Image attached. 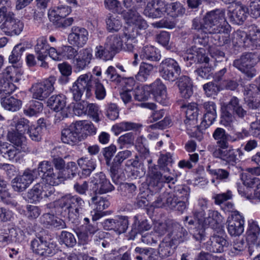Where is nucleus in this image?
<instances>
[{"label":"nucleus","mask_w":260,"mask_h":260,"mask_svg":"<svg viewBox=\"0 0 260 260\" xmlns=\"http://www.w3.org/2000/svg\"><path fill=\"white\" fill-rule=\"evenodd\" d=\"M48 106L53 111L60 110L66 107V96L62 94L53 95L48 100Z\"/></svg>","instance_id":"a18cd8bd"},{"label":"nucleus","mask_w":260,"mask_h":260,"mask_svg":"<svg viewBox=\"0 0 260 260\" xmlns=\"http://www.w3.org/2000/svg\"><path fill=\"white\" fill-rule=\"evenodd\" d=\"M123 43L122 35L121 37L118 35H110L106 38L105 47L116 54L122 49Z\"/></svg>","instance_id":"e433bc0d"},{"label":"nucleus","mask_w":260,"mask_h":260,"mask_svg":"<svg viewBox=\"0 0 260 260\" xmlns=\"http://www.w3.org/2000/svg\"><path fill=\"white\" fill-rule=\"evenodd\" d=\"M43 109V104L39 101L32 100L23 110L25 115L28 116H36L41 113Z\"/></svg>","instance_id":"4d7b16f0"},{"label":"nucleus","mask_w":260,"mask_h":260,"mask_svg":"<svg viewBox=\"0 0 260 260\" xmlns=\"http://www.w3.org/2000/svg\"><path fill=\"white\" fill-rule=\"evenodd\" d=\"M53 47H49L46 37L41 36L37 39L36 44L34 47L35 51L37 55V59H42L45 55L49 56L50 49Z\"/></svg>","instance_id":"4c0bfd02"},{"label":"nucleus","mask_w":260,"mask_h":260,"mask_svg":"<svg viewBox=\"0 0 260 260\" xmlns=\"http://www.w3.org/2000/svg\"><path fill=\"white\" fill-rule=\"evenodd\" d=\"M205 26L208 32H212L215 28L228 24L225 18V10L216 9L208 12L204 17Z\"/></svg>","instance_id":"4468645a"},{"label":"nucleus","mask_w":260,"mask_h":260,"mask_svg":"<svg viewBox=\"0 0 260 260\" xmlns=\"http://www.w3.org/2000/svg\"><path fill=\"white\" fill-rule=\"evenodd\" d=\"M223 221V217L217 211L209 210L208 217L204 219V223L210 226L212 229L219 227Z\"/></svg>","instance_id":"de8ad7c7"},{"label":"nucleus","mask_w":260,"mask_h":260,"mask_svg":"<svg viewBox=\"0 0 260 260\" xmlns=\"http://www.w3.org/2000/svg\"><path fill=\"white\" fill-rule=\"evenodd\" d=\"M123 7L128 10L127 16L129 17L138 13L146 5V0H123Z\"/></svg>","instance_id":"ea45409f"},{"label":"nucleus","mask_w":260,"mask_h":260,"mask_svg":"<svg viewBox=\"0 0 260 260\" xmlns=\"http://www.w3.org/2000/svg\"><path fill=\"white\" fill-rule=\"evenodd\" d=\"M248 34L242 30H238L233 34L232 42L235 47L248 48L249 45L247 43Z\"/></svg>","instance_id":"3c124183"},{"label":"nucleus","mask_w":260,"mask_h":260,"mask_svg":"<svg viewBox=\"0 0 260 260\" xmlns=\"http://www.w3.org/2000/svg\"><path fill=\"white\" fill-rule=\"evenodd\" d=\"M93 86L96 98L98 100L104 99L106 95L104 85L99 79H92V76L86 73L80 75L70 88L73 100L75 101H80L84 92L86 97L90 96Z\"/></svg>","instance_id":"f03ea898"},{"label":"nucleus","mask_w":260,"mask_h":260,"mask_svg":"<svg viewBox=\"0 0 260 260\" xmlns=\"http://www.w3.org/2000/svg\"><path fill=\"white\" fill-rule=\"evenodd\" d=\"M94 179V185L96 187V189L94 190V193L99 194L106 193L113 191L115 188L103 172L96 174Z\"/></svg>","instance_id":"2f4dec72"},{"label":"nucleus","mask_w":260,"mask_h":260,"mask_svg":"<svg viewBox=\"0 0 260 260\" xmlns=\"http://www.w3.org/2000/svg\"><path fill=\"white\" fill-rule=\"evenodd\" d=\"M203 106L205 113L200 127L206 128L212 124L217 118L216 105L214 102L207 101L203 104Z\"/></svg>","instance_id":"cd10ccee"},{"label":"nucleus","mask_w":260,"mask_h":260,"mask_svg":"<svg viewBox=\"0 0 260 260\" xmlns=\"http://www.w3.org/2000/svg\"><path fill=\"white\" fill-rule=\"evenodd\" d=\"M166 12L168 15L173 17L182 15L185 12V9L179 2H174L170 4L166 3Z\"/></svg>","instance_id":"5fc2aeb1"},{"label":"nucleus","mask_w":260,"mask_h":260,"mask_svg":"<svg viewBox=\"0 0 260 260\" xmlns=\"http://www.w3.org/2000/svg\"><path fill=\"white\" fill-rule=\"evenodd\" d=\"M199 111L198 105L195 103H191L186 107V118L184 120V124L187 130L192 131V128H196L198 127Z\"/></svg>","instance_id":"bb28decb"},{"label":"nucleus","mask_w":260,"mask_h":260,"mask_svg":"<svg viewBox=\"0 0 260 260\" xmlns=\"http://www.w3.org/2000/svg\"><path fill=\"white\" fill-rule=\"evenodd\" d=\"M158 166L154 165L148 167L149 176V187L157 186L162 182L174 184L177 181V175L170 173H164V171L158 170Z\"/></svg>","instance_id":"9d476101"},{"label":"nucleus","mask_w":260,"mask_h":260,"mask_svg":"<svg viewBox=\"0 0 260 260\" xmlns=\"http://www.w3.org/2000/svg\"><path fill=\"white\" fill-rule=\"evenodd\" d=\"M213 156L219 158L233 165L236 164L238 160L237 155L241 158L244 155V152L240 148L234 149L232 147L229 146L228 148H218L213 152Z\"/></svg>","instance_id":"412c9836"},{"label":"nucleus","mask_w":260,"mask_h":260,"mask_svg":"<svg viewBox=\"0 0 260 260\" xmlns=\"http://www.w3.org/2000/svg\"><path fill=\"white\" fill-rule=\"evenodd\" d=\"M135 136L133 133H127L120 136L117 140L118 145L120 149L128 148L134 144Z\"/></svg>","instance_id":"338daca9"},{"label":"nucleus","mask_w":260,"mask_h":260,"mask_svg":"<svg viewBox=\"0 0 260 260\" xmlns=\"http://www.w3.org/2000/svg\"><path fill=\"white\" fill-rule=\"evenodd\" d=\"M173 159L172 156L170 153H167L160 155L158 160V168L161 171H164V173H170V169L168 166L171 164Z\"/></svg>","instance_id":"774afa93"},{"label":"nucleus","mask_w":260,"mask_h":260,"mask_svg":"<svg viewBox=\"0 0 260 260\" xmlns=\"http://www.w3.org/2000/svg\"><path fill=\"white\" fill-rule=\"evenodd\" d=\"M166 12V2L164 0L149 1L144 10V14L152 19H157L163 17Z\"/></svg>","instance_id":"aec40b11"},{"label":"nucleus","mask_w":260,"mask_h":260,"mask_svg":"<svg viewBox=\"0 0 260 260\" xmlns=\"http://www.w3.org/2000/svg\"><path fill=\"white\" fill-rule=\"evenodd\" d=\"M247 39V43L249 45L248 48L253 50L260 48V30H250Z\"/></svg>","instance_id":"680f3d73"},{"label":"nucleus","mask_w":260,"mask_h":260,"mask_svg":"<svg viewBox=\"0 0 260 260\" xmlns=\"http://www.w3.org/2000/svg\"><path fill=\"white\" fill-rule=\"evenodd\" d=\"M58 207L64 216L72 223L77 224L84 215L85 201L77 195L66 194L58 200Z\"/></svg>","instance_id":"7ed1b4c3"},{"label":"nucleus","mask_w":260,"mask_h":260,"mask_svg":"<svg viewBox=\"0 0 260 260\" xmlns=\"http://www.w3.org/2000/svg\"><path fill=\"white\" fill-rule=\"evenodd\" d=\"M37 177L40 176L43 181L54 186L59 184V177L53 172L51 163L44 160L39 162L37 169H34Z\"/></svg>","instance_id":"f8f14e48"},{"label":"nucleus","mask_w":260,"mask_h":260,"mask_svg":"<svg viewBox=\"0 0 260 260\" xmlns=\"http://www.w3.org/2000/svg\"><path fill=\"white\" fill-rule=\"evenodd\" d=\"M148 87L149 92L153 94L157 102L162 105L167 104V87L160 79L157 78Z\"/></svg>","instance_id":"b1692460"},{"label":"nucleus","mask_w":260,"mask_h":260,"mask_svg":"<svg viewBox=\"0 0 260 260\" xmlns=\"http://www.w3.org/2000/svg\"><path fill=\"white\" fill-rule=\"evenodd\" d=\"M49 57L55 61L62 59H73L78 55V50L73 45H64L57 50L55 48L50 49Z\"/></svg>","instance_id":"4be33fe9"},{"label":"nucleus","mask_w":260,"mask_h":260,"mask_svg":"<svg viewBox=\"0 0 260 260\" xmlns=\"http://www.w3.org/2000/svg\"><path fill=\"white\" fill-rule=\"evenodd\" d=\"M137 127V124L135 123L123 121L114 125L112 127V131L115 135H118L123 131H130Z\"/></svg>","instance_id":"69168bd1"},{"label":"nucleus","mask_w":260,"mask_h":260,"mask_svg":"<svg viewBox=\"0 0 260 260\" xmlns=\"http://www.w3.org/2000/svg\"><path fill=\"white\" fill-rule=\"evenodd\" d=\"M228 108L233 111V113L239 118H243L247 115V111L242 108L239 103V100L235 96L231 99Z\"/></svg>","instance_id":"603ef678"},{"label":"nucleus","mask_w":260,"mask_h":260,"mask_svg":"<svg viewBox=\"0 0 260 260\" xmlns=\"http://www.w3.org/2000/svg\"><path fill=\"white\" fill-rule=\"evenodd\" d=\"M245 220L243 215L238 211H234L226 221V229L232 237L241 235L244 231Z\"/></svg>","instance_id":"dca6fc26"},{"label":"nucleus","mask_w":260,"mask_h":260,"mask_svg":"<svg viewBox=\"0 0 260 260\" xmlns=\"http://www.w3.org/2000/svg\"><path fill=\"white\" fill-rule=\"evenodd\" d=\"M56 79L54 76H50L41 82L37 83L32 85V98L43 101L48 98L54 91V85Z\"/></svg>","instance_id":"9b49d317"},{"label":"nucleus","mask_w":260,"mask_h":260,"mask_svg":"<svg viewBox=\"0 0 260 260\" xmlns=\"http://www.w3.org/2000/svg\"><path fill=\"white\" fill-rule=\"evenodd\" d=\"M92 49L86 48L80 50L73 61V67L75 73H79L89 68L93 58Z\"/></svg>","instance_id":"f3484780"},{"label":"nucleus","mask_w":260,"mask_h":260,"mask_svg":"<svg viewBox=\"0 0 260 260\" xmlns=\"http://www.w3.org/2000/svg\"><path fill=\"white\" fill-rule=\"evenodd\" d=\"M153 69L152 64L142 62L140 66L139 72L136 75V79L140 82H146L152 75Z\"/></svg>","instance_id":"09e8293b"},{"label":"nucleus","mask_w":260,"mask_h":260,"mask_svg":"<svg viewBox=\"0 0 260 260\" xmlns=\"http://www.w3.org/2000/svg\"><path fill=\"white\" fill-rule=\"evenodd\" d=\"M55 191L54 186L41 182L35 184L26 195L28 202L37 203L44 199H47L53 194Z\"/></svg>","instance_id":"1a4fd4ad"},{"label":"nucleus","mask_w":260,"mask_h":260,"mask_svg":"<svg viewBox=\"0 0 260 260\" xmlns=\"http://www.w3.org/2000/svg\"><path fill=\"white\" fill-rule=\"evenodd\" d=\"M154 206L181 213L183 212L187 206L184 201L179 200L172 191H165L161 193L154 202Z\"/></svg>","instance_id":"39448f33"},{"label":"nucleus","mask_w":260,"mask_h":260,"mask_svg":"<svg viewBox=\"0 0 260 260\" xmlns=\"http://www.w3.org/2000/svg\"><path fill=\"white\" fill-rule=\"evenodd\" d=\"M248 9L245 6H237L232 11L228 13V16L231 21L234 24H242L246 20L248 14Z\"/></svg>","instance_id":"f704fd0d"},{"label":"nucleus","mask_w":260,"mask_h":260,"mask_svg":"<svg viewBox=\"0 0 260 260\" xmlns=\"http://www.w3.org/2000/svg\"><path fill=\"white\" fill-rule=\"evenodd\" d=\"M228 241L223 236L214 234L207 242V248L210 252L221 253L224 247L227 246Z\"/></svg>","instance_id":"473e14b6"},{"label":"nucleus","mask_w":260,"mask_h":260,"mask_svg":"<svg viewBox=\"0 0 260 260\" xmlns=\"http://www.w3.org/2000/svg\"><path fill=\"white\" fill-rule=\"evenodd\" d=\"M40 223L45 228H55L61 230L66 228L65 222L61 219L55 216L53 211L44 213L39 219Z\"/></svg>","instance_id":"a878e982"},{"label":"nucleus","mask_w":260,"mask_h":260,"mask_svg":"<svg viewBox=\"0 0 260 260\" xmlns=\"http://www.w3.org/2000/svg\"><path fill=\"white\" fill-rule=\"evenodd\" d=\"M71 12V9L67 6L56 7L49 11L48 17L56 27L66 28L71 26L74 22L72 17L64 19Z\"/></svg>","instance_id":"0eeeda50"},{"label":"nucleus","mask_w":260,"mask_h":260,"mask_svg":"<svg viewBox=\"0 0 260 260\" xmlns=\"http://www.w3.org/2000/svg\"><path fill=\"white\" fill-rule=\"evenodd\" d=\"M16 129L19 134H12L23 137L22 134L28 132L31 127L30 123L28 120L25 118H19L14 121Z\"/></svg>","instance_id":"e2e57ef3"},{"label":"nucleus","mask_w":260,"mask_h":260,"mask_svg":"<svg viewBox=\"0 0 260 260\" xmlns=\"http://www.w3.org/2000/svg\"><path fill=\"white\" fill-rule=\"evenodd\" d=\"M89 34L84 27L74 26L68 35V40L70 44L78 48L83 47L88 40Z\"/></svg>","instance_id":"a211bd4d"},{"label":"nucleus","mask_w":260,"mask_h":260,"mask_svg":"<svg viewBox=\"0 0 260 260\" xmlns=\"http://www.w3.org/2000/svg\"><path fill=\"white\" fill-rule=\"evenodd\" d=\"M17 87L7 78H0V98L10 95L14 92Z\"/></svg>","instance_id":"bf43d9fd"},{"label":"nucleus","mask_w":260,"mask_h":260,"mask_svg":"<svg viewBox=\"0 0 260 260\" xmlns=\"http://www.w3.org/2000/svg\"><path fill=\"white\" fill-rule=\"evenodd\" d=\"M246 235L247 242L256 247L260 245V228L257 221L253 219L248 221Z\"/></svg>","instance_id":"7c9ffc66"},{"label":"nucleus","mask_w":260,"mask_h":260,"mask_svg":"<svg viewBox=\"0 0 260 260\" xmlns=\"http://www.w3.org/2000/svg\"><path fill=\"white\" fill-rule=\"evenodd\" d=\"M172 245L176 246L187 240L186 230L177 222L172 223V230L168 234Z\"/></svg>","instance_id":"c85d7f7f"},{"label":"nucleus","mask_w":260,"mask_h":260,"mask_svg":"<svg viewBox=\"0 0 260 260\" xmlns=\"http://www.w3.org/2000/svg\"><path fill=\"white\" fill-rule=\"evenodd\" d=\"M247 241L246 242L243 238L235 240L232 244L231 252L233 255H241L247 252L248 247Z\"/></svg>","instance_id":"8fccbe9b"},{"label":"nucleus","mask_w":260,"mask_h":260,"mask_svg":"<svg viewBox=\"0 0 260 260\" xmlns=\"http://www.w3.org/2000/svg\"><path fill=\"white\" fill-rule=\"evenodd\" d=\"M1 101L3 108L12 112L18 111L22 105V102L20 100L16 99L13 96H10V95L2 96Z\"/></svg>","instance_id":"a19ab883"},{"label":"nucleus","mask_w":260,"mask_h":260,"mask_svg":"<svg viewBox=\"0 0 260 260\" xmlns=\"http://www.w3.org/2000/svg\"><path fill=\"white\" fill-rule=\"evenodd\" d=\"M120 195L127 199H132L138 192L136 185L133 183H121L117 189Z\"/></svg>","instance_id":"49530a36"},{"label":"nucleus","mask_w":260,"mask_h":260,"mask_svg":"<svg viewBox=\"0 0 260 260\" xmlns=\"http://www.w3.org/2000/svg\"><path fill=\"white\" fill-rule=\"evenodd\" d=\"M30 248L34 253L44 257L52 256L58 250L55 242L47 241L39 234L31 241Z\"/></svg>","instance_id":"423d86ee"},{"label":"nucleus","mask_w":260,"mask_h":260,"mask_svg":"<svg viewBox=\"0 0 260 260\" xmlns=\"http://www.w3.org/2000/svg\"><path fill=\"white\" fill-rule=\"evenodd\" d=\"M9 139L13 145L4 142L0 145V154L10 160H16V157L18 154L28 151L25 138L16 135H10Z\"/></svg>","instance_id":"20e7f679"},{"label":"nucleus","mask_w":260,"mask_h":260,"mask_svg":"<svg viewBox=\"0 0 260 260\" xmlns=\"http://www.w3.org/2000/svg\"><path fill=\"white\" fill-rule=\"evenodd\" d=\"M24 239V231L17 228L0 229V247L12 243H20Z\"/></svg>","instance_id":"2eb2a0df"},{"label":"nucleus","mask_w":260,"mask_h":260,"mask_svg":"<svg viewBox=\"0 0 260 260\" xmlns=\"http://www.w3.org/2000/svg\"><path fill=\"white\" fill-rule=\"evenodd\" d=\"M61 140L63 143L71 145L82 141L76 122L61 131Z\"/></svg>","instance_id":"393cba45"},{"label":"nucleus","mask_w":260,"mask_h":260,"mask_svg":"<svg viewBox=\"0 0 260 260\" xmlns=\"http://www.w3.org/2000/svg\"><path fill=\"white\" fill-rule=\"evenodd\" d=\"M160 76L166 81L173 82L176 80V84L179 88L181 96L189 98L192 94V83L187 76L179 77L181 70L179 63L172 58H166L160 62L158 66Z\"/></svg>","instance_id":"f257e3e1"},{"label":"nucleus","mask_w":260,"mask_h":260,"mask_svg":"<svg viewBox=\"0 0 260 260\" xmlns=\"http://www.w3.org/2000/svg\"><path fill=\"white\" fill-rule=\"evenodd\" d=\"M106 29L109 32H118L122 27V22L120 17L108 14L105 19Z\"/></svg>","instance_id":"c03bdc74"},{"label":"nucleus","mask_w":260,"mask_h":260,"mask_svg":"<svg viewBox=\"0 0 260 260\" xmlns=\"http://www.w3.org/2000/svg\"><path fill=\"white\" fill-rule=\"evenodd\" d=\"M132 155V153L130 150H125L118 152L114 158L110 171L112 180L114 183H117L115 178L122 163L124 160L131 157Z\"/></svg>","instance_id":"72a5a7b5"},{"label":"nucleus","mask_w":260,"mask_h":260,"mask_svg":"<svg viewBox=\"0 0 260 260\" xmlns=\"http://www.w3.org/2000/svg\"><path fill=\"white\" fill-rule=\"evenodd\" d=\"M100 195L98 193H94L91 198V203L94 205L95 209L98 211H102L107 208L110 205L109 201Z\"/></svg>","instance_id":"052dcab7"},{"label":"nucleus","mask_w":260,"mask_h":260,"mask_svg":"<svg viewBox=\"0 0 260 260\" xmlns=\"http://www.w3.org/2000/svg\"><path fill=\"white\" fill-rule=\"evenodd\" d=\"M140 57L143 60L158 61L161 55L158 50L153 46H144L140 52Z\"/></svg>","instance_id":"79ce46f5"},{"label":"nucleus","mask_w":260,"mask_h":260,"mask_svg":"<svg viewBox=\"0 0 260 260\" xmlns=\"http://www.w3.org/2000/svg\"><path fill=\"white\" fill-rule=\"evenodd\" d=\"M127 19L133 24L125 29V35L129 39H136L138 36L145 32V30L148 27L146 21L138 13L133 16L127 17Z\"/></svg>","instance_id":"ddd939ff"},{"label":"nucleus","mask_w":260,"mask_h":260,"mask_svg":"<svg viewBox=\"0 0 260 260\" xmlns=\"http://www.w3.org/2000/svg\"><path fill=\"white\" fill-rule=\"evenodd\" d=\"M212 32H208L211 35V42L217 46H223L230 42V26L228 24L215 28Z\"/></svg>","instance_id":"5701e85b"},{"label":"nucleus","mask_w":260,"mask_h":260,"mask_svg":"<svg viewBox=\"0 0 260 260\" xmlns=\"http://www.w3.org/2000/svg\"><path fill=\"white\" fill-rule=\"evenodd\" d=\"M134 222L132 224V230L129 233L130 238L134 239L138 234L148 231L150 229L151 224L141 215H136L134 218Z\"/></svg>","instance_id":"c756f323"},{"label":"nucleus","mask_w":260,"mask_h":260,"mask_svg":"<svg viewBox=\"0 0 260 260\" xmlns=\"http://www.w3.org/2000/svg\"><path fill=\"white\" fill-rule=\"evenodd\" d=\"M77 162L81 169V172L79 173L80 178H86L89 176L96 166L94 159H89L87 157L80 158L78 160Z\"/></svg>","instance_id":"c9c22d12"},{"label":"nucleus","mask_w":260,"mask_h":260,"mask_svg":"<svg viewBox=\"0 0 260 260\" xmlns=\"http://www.w3.org/2000/svg\"><path fill=\"white\" fill-rule=\"evenodd\" d=\"M206 171L216 180L219 181H226L230 175L227 170L222 169H212L210 165L207 166Z\"/></svg>","instance_id":"0e129e2a"},{"label":"nucleus","mask_w":260,"mask_h":260,"mask_svg":"<svg viewBox=\"0 0 260 260\" xmlns=\"http://www.w3.org/2000/svg\"><path fill=\"white\" fill-rule=\"evenodd\" d=\"M76 124L82 140L85 139L88 136H93L96 133L97 129L91 122L78 121Z\"/></svg>","instance_id":"37998d69"},{"label":"nucleus","mask_w":260,"mask_h":260,"mask_svg":"<svg viewBox=\"0 0 260 260\" xmlns=\"http://www.w3.org/2000/svg\"><path fill=\"white\" fill-rule=\"evenodd\" d=\"M256 62V55L252 53L243 54L240 58L233 62V66L243 73L249 78L255 76L256 72L254 68Z\"/></svg>","instance_id":"6e6552de"},{"label":"nucleus","mask_w":260,"mask_h":260,"mask_svg":"<svg viewBox=\"0 0 260 260\" xmlns=\"http://www.w3.org/2000/svg\"><path fill=\"white\" fill-rule=\"evenodd\" d=\"M148 88L149 87L147 85L142 86L137 84L133 92L135 100L138 101H147L150 95Z\"/></svg>","instance_id":"13d9d810"},{"label":"nucleus","mask_w":260,"mask_h":260,"mask_svg":"<svg viewBox=\"0 0 260 260\" xmlns=\"http://www.w3.org/2000/svg\"><path fill=\"white\" fill-rule=\"evenodd\" d=\"M46 130L45 124L32 125L27 133L32 141L39 142L42 139L43 135Z\"/></svg>","instance_id":"864d4df0"},{"label":"nucleus","mask_w":260,"mask_h":260,"mask_svg":"<svg viewBox=\"0 0 260 260\" xmlns=\"http://www.w3.org/2000/svg\"><path fill=\"white\" fill-rule=\"evenodd\" d=\"M213 138L216 141L218 148H228L229 141H230L231 135L228 134L224 129L216 128L212 134Z\"/></svg>","instance_id":"58836bf2"},{"label":"nucleus","mask_w":260,"mask_h":260,"mask_svg":"<svg viewBox=\"0 0 260 260\" xmlns=\"http://www.w3.org/2000/svg\"><path fill=\"white\" fill-rule=\"evenodd\" d=\"M23 23L20 20L15 18L14 15L8 16L5 21L1 25V30L7 36H14L19 35L22 31Z\"/></svg>","instance_id":"6ab92c4d"},{"label":"nucleus","mask_w":260,"mask_h":260,"mask_svg":"<svg viewBox=\"0 0 260 260\" xmlns=\"http://www.w3.org/2000/svg\"><path fill=\"white\" fill-rule=\"evenodd\" d=\"M173 194L179 199L184 201L186 204L190 194L189 187L185 185H178L174 187V190L172 191Z\"/></svg>","instance_id":"6e6d98bb"}]
</instances>
